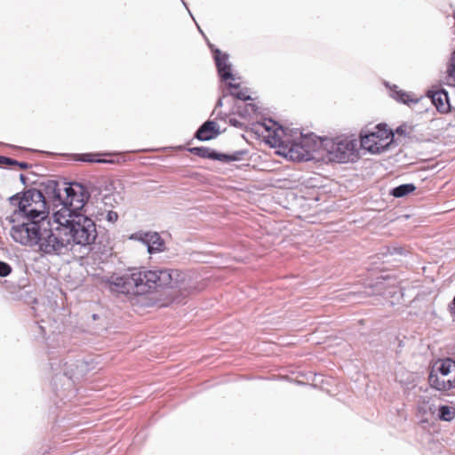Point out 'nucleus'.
I'll list each match as a JSON object with an SVG mask.
<instances>
[{
  "instance_id": "obj_8",
  "label": "nucleus",
  "mask_w": 455,
  "mask_h": 455,
  "mask_svg": "<svg viewBox=\"0 0 455 455\" xmlns=\"http://www.w3.org/2000/svg\"><path fill=\"white\" fill-rule=\"evenodd\" d=\"M60 363V371L56 372L52 378V385L56 392H59L57 382L61 381L63 378L66 379L64 385L68 387H71L75 383L74 378H76L78 374L83 372V368L84 366V362L78 360L65 361L63 363L61 361ZM57 395H60L59 393H57Z\"/></svg>"
},
{
  "instance_id": "obj_10",
  "label": "nucleus",
  "mask_w": 455,
  "mask_h": 455,
  "mask_svg": "<svg viewBox=\"0 0 455 455\" xmlns=\"http://www.w3.org/2000/svg\"><path fill=\"white\" fill-rule=\"evenodd\" d=\"M212 52L213 59L217 67V71L221 81L233 80L234 75L231 69V64L228 63V54L222 52L219 49H213L212 45H210Z\"/></svg>"
},
{
  "instance_id": "obj_29",
  "label": "nucleus",
  "mask_w": 455,
  "mask_h": 455,
  "mask_svg": "<svg viewBox=\"0 0 455 455\" xmlns=\"http://www.w3.org/2000/svg\"><path fill=\"white\" fill-rule=\"evenodd\" d=\"M407 126L405 124L403 125H400L399 127L396 128L395 132L398 135H403V136H406L407 135Z\"/></svg>"
},
{
  "instance_id": "obj_18",
  "label": "nucleus",
  "mask_w": 455,
  "mask_h": 455,
  "mask_svg": "<svg viewBox=\"0 0 455 455\" xmlns=\"http://www.w3.org/2000/svg\"><path fill=\"white\" fill-rule=\"evenodd\" d=\"M257 111L258 107L254 103H247L237 107V114L243 118L251 117L252 115L256 114Z\"/></svg>"
},
{
  "instance_id": "obj_33",
  "label": "nucleus",
  "mask_w": 455,
  "mask_h": 455,
  "mask_svg": "<svg viewBox=\"0 0 455 455\" xmlns=\"http://www.w3.org/2000/svg\"><path fill=\"white\" fill-rule=\"evenodd\" d=\"M450 311L451 315L455 317V295L451 301V303L449 305Z\"/></svg>"
},
{
  "instance_id": "obj_7",
  "label": "nucleus",
  "mask_w": 455,
  "mask_h": 455,
  "mask_svg": "<svg viewBox=\"0 0 455 455\" xmlns=\"http://www.w3.org/2000/svg\"><path fill=\"white\" fill-rule=\"evenodd\" d=\"M431 387L438 391H449L455 388V361L446 358L433 367L428 376Z\"/></svg>"
},
{
  "instance_id": "obj_36",
  "label": "nucleus",
  "mask_w": 455,
  "mask_h": 455,
  "mask_svg": "<svg viewBox=\"0 0 455 455\" xmlns=\"http://www.w3.org/2000/svg\"><path fill=\"white\" fill-rule=\"evenodd\" d=\"M20 180L22 184L26 185V177L24 174H20Z\"/></svg>"
},
{
  "instance_id": "obj_31",
  "label": "nucleus",
  "mask_w": 455,
  "mask_h": 455,
  "mask_svg": "<svg viewBox=\"0 0 455 455\" xmlns=\"http://www.w3.org/2000/svg\"><path fill=\"white\" fill-rule=\"evenodd\" d=\"M12 165H16V166H19L20 169H28L30 165L29 164L26 163V162H19L17 161V163H14L12 164Z\"/></svg>"
},
{
  "instance_id": "obj_4",
  "label": "nucleus",
  "mask_w": 455,
  "mask_h": 455,
  "mask_svg": "<svg viewBox=\"0 0 455 455\" xmlns=\"http://www.w3.org/2000/svg\"><path fill=\"white\" fill-rule=\"evenodd\" d=\"M183 274L177 269H133L121 275H111L109 289L122 294L142 295L157 288L179 287Z\"/></svg>"
},
{
  "instance_id": "obj_32",
  "label": "nucleus",
  "mask_w": 455,
  "mask_h": 455,
  "mask_svg": "<svg viewBox=\"0 0 455 455\" xmlns=\"http://www.w3.org/2000/svg\"><path fill=\"white\" fill-rule=\"evenodd\" d=\"M404 252V249L403 248H397V247H394L393 248V251H390L391 254H403Z\"/></svg>"
},
{
  "instance_id": "obj_14",
  "label": "nucleus",
  "mask_w": 455,
  "mask_h": 455,
  "mask_svg": "<svg viewBox=\"0 0 455 455\" xmlns=\"http://www.w3.org/2000/svg\"><path fill=\"white\" fill-rule=\"evenodd\" d=\"M428 96L439 112L445 113L450 109L449 96L445 90L430 92Z\"/></svg>"
},
{
  "instance_id": "obj_23",
  "label": "nucleus",
  "mask_w": 455,
  "mask_h": 455,
  "mask_svg": "<svg viewBox=\"0 0 455 455\" xmlns=\"http://www.w3.org/2000/svg\"><path fill=\"white\" fill-rule=\"evenodd\" d=\"M230 94L240 100H243V101H247V100H250L251 98L250 95H248V91L247 89H244V90H240L238 92H231Z\"/></svg>"
},
{
  "instance_id": "obj_38",
  "label": "nucleus",
  "mask_w": 455,
  "mask_h": 455,
  "mask_svg": "<svg viewBox=\"0 0 455 455\" xmlns=\"http://www.w3.org/2000/svg\"><path fill=\"white\" fill-rule=\"evenodd\" d=\"M38 328L42 331V333H44V327H43V326L38 325Z\"/></svg>"
},
{
  "instance_id": "obj_20",
  "label": "nucleus",
  "mask_w": 455,
  "mask_h": 455,
  "mask_svg": "<svg viewBox=\"0 0 455 455\" xmlns=\"http://www.w3.org/2000/svg\"><path fill=\"white\" fill-rule=\"evenodd\" d=\"M447 84H450V82L455 83V51L452 52L450 61L447 66Z\"/></svg>"
},
{
  "instance_id": "obj_26",
  "label": "nucleus",
  "mask_w": 455,
  "mask_h": 455,
  "mask_svg": "<svg viewBox=\"0 0 455 455\" xmlns=\"http://www.w3.org/2000/svg\"><path fill=\"white\" fill-rule=\"evenodd\" d=\"M248 154V150L246 149H241L234 151L230 154V156L232 157V162H237L243 159V157Z\"/></svg>"
},
{
  "instance_id": "obj_39",
  "label": "nucleus",
  "mask_w": 455,
  "mask_h": 455,
  "mask_svg": "<svg viewBox=\"0 0 455 455\" xmlns=\"http://www.w3.org/2000/svg\"><path fill=\"white\" fill-rule=\"evenodd\" d=\"M453 18H454V27H455V12H453Z\"/></svg>"
},
{
  "instance_id": "obj_1",
  "label": "nucleus",
  "mask_w": 455,
  "mask_h": 455,
  "mask_svg": "<svg viewBox=\"0 0 455 455\" xmlns=\"http://www.w3.org/2000/svg\"><path fill=\"white\" fill-rule=\"evenodd\" d=\"M256 132L264 129L267 135L265 142L271 148H279L283 154L293 161H308L312 153L320 146H323L331 161L338 163H355L359 158L357 140L348 137H336L322 140L313 133L304 135L299 132L298 140H293L286 133V130L272 119L258 122L254 124Z\"/></svg>"
},
{
  "instance_id": "obj_17",
  "label": "nucleus",
  "mask_w": 455,
  "mask_h": 455,
  "mask_svg": "<svg viewBox=\"0 0 455 455\" xmlns=\"http://www.w3.org/2000/svg\"><path fill=\"white\" fill-rule=\"evenodd\" d=\"M391 96L397 101L407 105H409L411 102H418V100L411 99L407 92L397 90V86H395L394 89H391Z\"/></svg>"
},
{
  "instance_id": "obj_9",
  "label": "nucleus",
  "mask_w": 455,
  "mask_h": 455,
  "mask_svg": "<svg viewBox=\"0 0 455 455\" xmlns=\"http://www.w3.org/2000/svg\"><path fill=\"white\" fill-rule=\"evenodd\" d=\"M131 238L145 244L150 254L164 251L165 249L164 241L156 232H137L132 235Z\"/></svg>"
},
{
  "instance_id": "obj_28",
  "label": "nucleus",
  "mask_w": 455,
  "mask_h": 455,
  "mask_svg": "<svg viewBox=\"0 0 455 455\" xmlns=\"http://www.w3.org/2000/svg\"><path fill=\"white\" fill-rule=\"evenodd\" d=\"M17 163V160L12 159L8 156H0V165L6 164V165H12V164Z\"/></svg>"
},
{
  "instance_id": "obj_37",
  "label": "nucleus",
  "mask_w": 455,
  "mask_h": 455,
  "mask_svg": "<svg viewBox=\"0 0 455 455\" xmlns=\"http://www.w3.org/2000/svg\"><path fill=\"white\" fill-rule=\"evenodd\" d=\"M222 105H223L222 99H221V98H220V99L218 100L217 103H216V108H220V107H222Z\"/></svg>"
},
{
  "instance_id": "obj_11",
  "label": "nucleus",
  "mask_w": 455,
  "mask_h": 455,
  "mask_svg": "<svg viewBox=\"0 0 455 455\" xmlns=\"http://www.w3.org/2000/svg\"><path fill=\"white\" fill-rule=\"evenodd\" d=\"M220 133L219 125L215 121L204 122L196 132L195 138L201 141H206L216 138Z\"/></svg>"
},
{
  "instance_id": "obj_25",
  "label": "nucleus",
  "mask_w": 455,
  "mask_h": 455,
  "mask_svg": "<svg viewBox=\"0 0 455 455\" xmlns=\"http://www.w3.org/2000/svg\"><path fill=\"white\" fill-rule=\"evenodd\" d=\"M213 160H218L223 163H230L232 162V157L230 154L219 153L216 150L214 151Z\"/></svg>"
},
{
  "instance_id": "obj_5",
  "label": "nucleus",
  "mask_w": 455,
  "mask_h": 455,
  "mask_svg": "<svg viewBox=\"0 0 455 455\" xmlns=\"http://www.w3.org/2000/svg\"><path fill=\"white\" fill-rule=\"evenodd\" d=\"M63 228L66 238L68 239V246L80 245L91 249L98 236L96 224L85 214H73L67 217L63 213Z\"/></svg>"
},
{
  "instance_id": "obj_22",
  "label": "nucleus",
  "mask_w": 455,
  "mask_h": 455,
  "mask_svg": "<svg viewBox=\"0 0 455 455\" xmlns=\"http://www.w3.org/2000/svg\"><path fill=\"white\" fill-rule=\"evenodd\" d=\"M101 202L105 206L114 207L116 204V197L113 194L108 193L101 196Z\"/></svg>"
},
{
  "instance_id": "obj_12",
  "label": "nucleus",
  "mask_w": 455,
  "mask_h": 455,
  "mask_svg": "<svg viewBox=\"0 0 455 455\" xmlns=\"http://www.w3.org/2000/svg\"><path fill=\"white\" fill-rule=\"evenodd\" d=\"M384 131H390L389 129L387 128V124H378L377 126H375L374 128V131H365V132H361L360 134V143H361V147L367 150L369 148V146H371V144H373V142H377L378 140H380V134L382 133L381 132H384Z\"/></svg>"
},
{
  "instance_id": "obj_3",
  "label": "nucleus",
  "mask_w": 455,
  "mask_h": 455,
  "mask_svg": "<svg viewBox=\"0 0 455 455\" xmlns=\"http://www.w3.org/2000/svg\"><path fill=\"white\" fill-rule=\"evenodd\" d=\"M65 181L45 180L39 183L38 188H29L17 193L9 198L14 210L11 221H20L26 218L34 220L40 216H48L50 206L59 207L63 204Z\"/></svg>"
},
{
  "instance_id": "obj_27",
  "label": "nucleus",
  "mask_w": 455,
  "mask_h": 455,
  "mask_svg": "<svg viewBox=\"0 0 455 455\" xmlns=\"http://www.w3.org/2000/svg\"><path fill=\"white\" fill-rule=\"evenodd\" d=\"M106 220L108 222L114 224L118 220L117 212L111 211V210L107 211Z\"/></svg>"
},
{
  "instance_id": "obj_24",
  "label": "nucleus",
  "mask_w": 455,
  "mask_h": 455,
  "mask_svg": "<svg viewBox=\"0 0 455 455\" xmlns=\"http://www.w3.org/2000/svg\"><path fill=\"white\" fill-rule=\"evenodd\" d=\"M12 271L10 264L0 260V277L8 276Z\"/></svg>"
},
{
  "instance_id": "obj_19",
  "label": "nucleus",
  "mask_w": 455,
  "mask_h": 455,
  "mask_svg": "<svg viewBox=\"0 0 455 455\" xmlns=\"http://www.w3.org/2000/svg\"><path fill=\"white\" fill-rule=\"evenodd\" d=\"M438 417L443 421H451L455 417V409L448 405H441L438 409Z\"/></svg>"
},
{
  "instance_id": "obj_6",
  "label": "nucleus",
  "mask_w": 455,
  "mask_h": 455,
  "mask_svg": "<svg viewBox=\"0 0 455 455\" xmlns=\"http://www.w3.org/2000/svg\"><path fill=\"white\" fill-rule=\"evenodd\" d=\"M86 188L78 182H66L63 192V204H60L61 212L67 217L73 214H82L86 202L89 199Z\"/></svg>"
},
{
  "instance_id": "obj_15",
  "label": "nucleus",
  "mask_w": 455,
  "mask_h": 455,
  "mask_svg": "<svg viewBox=\"0 0 455 455\" xmlns=\"http://www.w3.org/2000/svg\"><path fill=\"white\" fill-rule=\"evenodd\" d=\"M416 190V186L412 183H406L399 185L394 188H392L389 192V195L395 197L401 198L406 196Z\"/></svg>"
},
{
  "instance_id": "obj_16",
  "label": "nucleus",
  "mask_w": 455,
  "mask_h": 455,
  "mask_svg": "<svg viewBox=\"0 0 455 455\" xmlns=\"http://www.w3.org/2000/svg\"><path fill=\"white\" fill-rule=\"evenodd\" d=\"M188 151L191 154H194L195 156H197L201 158H207V159H212L214 156L213 149L207 148V147H194L188 148Z\"/></svg>"
},
{
  "instance_id": "obj_21",
  "label": "nucleus",
  "mask_w": 455,
  "mask_h": 455,
  "mask_svg": "<svg viewBox=\"0 0 455 455\" xmlns=\"http://www.w3.org/2000/svg\"><path fill=\"white\" fill-rule=\"evenodd\" d=\"M94 155L92 154H82L80 155L79 160L82 162H87V163H104V164H114L116 161L113 159L107 160V159H96L94 158Z\"/></svg>"
},
{
  "instance_id": "obj_30",
  "label": "nucleus",
  "mask_w": 455,
  "mask_h": 455,
  "mask_svg": "<svg viewBox=\"0 0 455 455\" xmlns=\"http://www.w3.org/2000/svg\"><path fill=\"white\" fill-rule=\"evenodd\" d=\"M228 123L231 126H234L236 128H241L243 125L242 123L235 118H230Z\"/></svg>"
},
{
  "instance_id": "obj_2",
  "label": "nucleus",
  "mask_w": 455,
  "mask_h": 455,
  "mask_svg": "<svg viewBox=\"0 0 455 455\" xmlns=\"http://www.w3.org/2000/svg\"><path fill=\"white\" fill-rule=\"evenodd\" d=\"M63 213L55 212L53 222L48 216H40L30 220L26 218L20 221H11L12 239L22 245H37L40 251L45 254H60L68 247V239L62 230Z\"/></svg>"
},
{
  "instance_id": "obj_13",
  "label": "nucleus",
  "mask_w": 455,
  "mask_h": 455,
  "mask_svg": "<svg viewBox=\"0 0 455 455\" xmlns=\"http://www.w3.org/2000/svg\"><path fill=\"white\" fill-rule=\"evenodd\" d=\"M382 133L379 135L380 140H378L377 142H373V144H371L369 146V148L367 151H369L371 154H380L388 149L390 147L391 142L394 139V132L392 131H384L381 132Z\"/></svg>"
},
{
  "instance_id": "obj_34",
  "label": "nucleus",
  "mask_w": 455,
  "mask_h": 455,
  "mask_svg": "<svg viewBox=\"0 0 455 455\" xmlns=\"http://www.w3.org/2000/svg\"><path fill=\"white\" fill-rule=\"evenodd\" d=\"M228 88H229V89H235V90H237V89H239V88H240V84H233V83L229 82V83L228 84Z\"/></svg>"
},
{
  "instance_id": "obj_35",
  "label": "nucleus",
  "mask_w": 455,
  "mask_h": 455,
  "mask_svg": "<svg viewBox=\"0 0 455 455\" xmlns=\"http://www.w3.org/2000/svg\"><path fill=\"white\" fill-rule=\"evenodd\" d=\"M104 216V212H98L97 214H96V219L98 220H100Z\"/></svg>"
}]
</instances>
